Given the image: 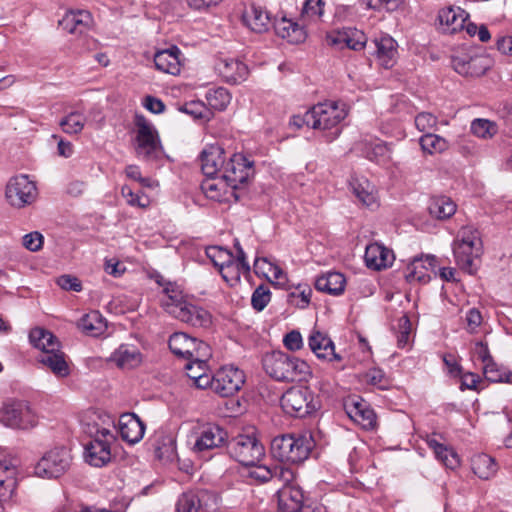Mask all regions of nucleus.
<instances>
[{
    "label": "nucleus",
    "mask_w": 512,
    "mask_h": 512,
    "mask_svg": "<svg viewBox=\"0 0 512 512\" xmlns=\"http://www.w3.org/2000/svg\"><path fill=\"white\" fill-rule=\"evenodd\" d=\"M265 372L277 381H303L311 375L308 363L282 351H273L263 358Z\"/></svg>",
    "instance_id": "obj_2"
},
{
    "label": "nucleus",
    "mask_w": 512,
    "mask_h": 512,
    "mask_svg": "<svg viewBox=\"0 0 512 512\" xmlns=\"http://www.w3.org/2000/svg\"><path fill=\"white\" fill-rule=\"evenodd\" d=\"M312 290L309 286L298 285L296 290L289 293V300L301 309L306 308L311 301Z\"/></svg>",
    "instance_id": "obj_58"
},
{
    "label": "nucleus",
    "mask_w": 512,
    "mask_h": 512,
    "mask_svg": "<svg viewBox=\"0 0 512 512\" xmlns=\"http://www.w3.org/2000/svg\"><path fill=\"white\" fill-rule=\"evenodd\" d=\"M428 211L432 217L445 220L454 215L456 204L447 196H434L429 200Z\"/></svg>",
    "instance_id": "obj_38"
},
{
    "label": "nucleus",
    "mask_w": 512,
    "mask_h": 512,
    "mask_svg": "<svg viewBox=\"0 0 512 512\" xmlns=\"http://www.w3.org/2000/svg\"><path fill=\"white\" fill-rule=\"evenodd\" d=\"M211 497L206 490L188 491L180 495L176 503L177 512H200L205 501Z\"/></svg>",
    "instance_id": "obj_31"
},
{
    "label": "nucleus",
    "mask_w": 512,
    "mask_h": 512,
    "mask_svg": "<svg viewBox=\"0 0 512 512\" xmlns=\"http://www.w3.org/2000/svg\"><path fill=\"white\" fill-rule=\"evenodd\" d=\"M312 449V439L307 436L282 435L271 442V453L281 462L298 464L305 461Z\"/></svg>",
    "instance_id": "obj_3"
},
{
    "label": "nucleus",
    "mask_w": 512,
    "mask_h": 512,
    "mask_svg": "<svg viewBox=\"0 0 512 512\" xmlns=\"http://www.w3.org/2000/svg\"><path fill=\"white\" fill-rule=\"evenodd\" d=\"M471 132L479 138H491L497 133V125L487 119H475L471 123Z\"/></svg>",
    "instance_id": "obj_52"
},
{
    "label": "nucleus",
    "mask_w": 512,
    "mask_h": 512,
    "mask_svg": "<svg viewBox=\"0 0 512 512\" xmlns=\"http://www.w3.org/2000/svg\"><path fill=\"white\" fill-rule=\"evenodd\" d=\"M366 8L388 12L396 11L402 4L403 0H362Z\"/></svg>",
    "instance_id": "obj_59"
},
{
    "label": "nucleus",
    "mask_w": 512,
    "mask_h": 512,
    "mask_svg": "<svg viewBox=\"0 0 512 512\" xmlns=\"http://www.w3.org/2000/svg\"><path fill=\"white\" fill-rule=\"evenodd\" d=\"M220 75L228 83L237 84L246 80L249 70L245 63L238 59H223L218 64Z\"/></svg>",
    "instance_id": "obj_30"
},
{
    "label": "nucleus",
    "mask_w": 512,
    "mask_h": 512,
    "mask_svg": "<svg viewBox=\"0 0 512 512\" xmlns=\"http://www.w3.org/2000/svg\"><path fill=\"white\" fill-rule=\"evenodd\" d=\"M281 407L291 416L304 417L315 410L313 394L308 387H291L282 395Z\"/></svg>",
    "instance_id": "obj_12"
},
{
    "label": "nucleus",
    "mask_w": 512,
    "mask_h": 512,
    "mask_svg": "<svg viewBox=\"0 0 512 512\" xmlns=\"http://www.w3.org/2000/svg\"><path fill=\"white\" fill-rule=\"evenodd\" d=\"M201 169L207 177L222 178L226 167L225 152L217 144L208 145L201 153Z\"/></svg>",
    "instance_id": "obj_17"
},
{
    "label": "nucleus",
    "mask_w": 512,
    "mask_h": 512,
    "mask_svg": "<svg viewBox=\"0 0 512 512\" xmlns=\"http://www.w3.org/2000/svg\"><path fill=\"white\" fill-rule=\"evenodd\" d=\"M304 492L299 486H283L278 491V512H309L304 506Z\"/></svg>",
    "instance_id": "obj_22"
},
{
    "label": "nucleus",
    "mask_w": 512,
    "mask_h": 512,
    "mask_svg": "<svg viewBox=\"0 0 512 512\" xmlns=\"http://www.w3.org/2000/svg\"><path fill=\"white\" fill-rule=\"evenodd\" d=\"M136 146L137 157L153 160L160 154L161 145L157 131L143 116L136 118Z\"/></svg>",
    "instance_id": "obj_8"
},
{
    "label": "nucleus",
    "mask_w": 512,
    "mask_h": 512,
    "mask_svg": "<svg viewBox=\"0 0 512 512\" xmlns=\"http://www.w3.org/2000/svg\"><path fill=\"white\" fill-rule=\"evenodd\" d=\"M347 415L364 429H373L376 415L369 405L361 398H349L344 404Z\"/></svg>",
    "instance_id": "obj_21"
},
{
    "label": "nucleus",
    "mask_w": 512,
    "mask_h": 512,
    "mask_svg": "<svg viewBox=\"0 0 512 512\" xmlns=\"http://www.w3.org/2000/svg\"><path fill=\"white\" fill-rule=\"evenodd\" d=\"M483 374L490 382L509 381V373L507 370L503 366L497 364L494 359L488 360V362L483 365Z\"/></svg>",
    "instance_id": "obj_51"
},
{
    "label": "nucleus",
    "mask_w": 512,
    "mask_h": 512,
    "mask_svg": "<svg viewBox=\"0 0 512 512\" xmlns=\"http://www.w3.org/2000/svg\"><path fill=\"white\" fill-rule=\"evenodd\" d=\"M181 51L178 47L173 46L166 50L158 51L154 55V63L159 71L171 75H178L181 71Z\"/></svg>",
    "instance_id": "obj_27"
},
{
    "label": "nucleus",
    "mask_w": 512,
    "mask_h": 512,
    "mask_svg": "<svg viewBox=\"0 0 512 512\" xmlns=\"http://www.w3.org/2000/svg\"><path fill=\"white\" fill-rule=\"evenodd\" d=\"M72 456L64 447L48 451L36 464L35 474L42 478H58L70 467Z\"/></svg>",
    "instance_id": "obj_9"
},
{
    "label": "nucleus",
    "mask_w": 512,
    "mask_h": 512,
    "mask_svg": "<svg viewBox=\"0 0 512 512\" xmlns=\"http://www.w3.org/2000/svg\"><path fill=\"white\" fill-rule=\"evenodd\" d=\"M0 423L11 429L26 430L36 426L37 418L26 401L9 399L0 408Z\"/></svg>",
    "instance_id": "obj_4"
},
{
    "label": "nucleus",
    "mask_w": 512,
    "mask_h": 512,
    "mask_svg": "<svg viewBox=\"0 0 512 512\" xmlns=\"http://www.w3.org/2000/svg\"><path fill=\"white\" fill-rule=\"evenodd\" d=\"M92 22L89 11L70 10L59 21V25L70 34H83L90 29Z\"/></svg>",
    "instance_id": "obj_25"
},
{
    "label": "nucleus",
    "mask_w": 512,
    "mask_h": 512,
    "mask_svg": "<svg viewBox=\"0 0 512 512\" xmlns=\"http://www.w3.org/2000/svg\"><path fill=\"white\" fill-rule=\"evenodd\" d=\"M189 362L185 365L186 373L193 385L197 388L205 389L209 386L211 375L207 373V361L203 359V363L199 360L188 359Z\"/></svg>",
    "instance_id": "obj_36"
},
{
    "label": "nucleus",
    "mask_w": 512,
    "mask_h": 512,
    "mask_svg": "<svg viewBox=\"0 0 512 512\" xmlns=\"http://www.w3.org/2000/svg\"><path fill=\"white\" fill-rule=\"evenodd\" d=\"M178 109L196 120L209 121L212 115L207 106L199 100L186 102L179 106Z\"/></svg>",
    "instance_id": "obj_48"
},
{
    "label": "nucleus",
    "mask_w": 512,
    "mask_h": 512,
    "mask_svg": "<svg viewBox=\"0 0 512 512\" xmlns=\"http://www.w3.org/2000/svg\"><path fill=\"white\" fill-rule=\"evenodd\" d=\"M110 359L121 369H133L142 363L143 357L136 346L122 344L112 353Z\"/></svg>",
    "instance_id": "obj_29"
},
{
    "label": "nucleus",
    "mask_w": 512,
    "mask_h": 512,
    "mask_svg": "<svg viewBox=\"0 0 512 512\" xmlns=\"http://www.w3.org/2000/svg\"><path fill=\"white\" fill-rule=\"evenodd\" d=\"M244 383L243 371L234 366H224L210 377L208 387L221 397H230L237 393Z\"/></svg>",
    "instance_id": "obj_13"
},
{
    "label": "nucleus",
    "mask_w": 512,
    "mask_h": 512,
    "mask_svg": "<svg viewBox=\"0 0 512 512\" xmlns=\"http://www.w3.org/2000/svg\"><path fill=\"white\" fill-rule=\"evenodd\" d=\"M43 236L41 233L34 231L23 236V246L31 252L38 251L43 245Z\"/></svg>",
    "instance_id": "obj_62"
},
{
    "label": "nucleus",
    "mask_w": 512,
    "mask_h": 512,
    "mask_svg": "<svg viewBox=\"0 0 512 512\" xmlns=\"http://www.w3.org/2000/svg\"><path fill=\"white\" fill-rule=\"evenodd\" d=\"M324 5L323 0H305L300 21L305 25L319 21L324 13Z\"/></svg>",
    "instance_id": "obj_45"
},
{
    "label": "nucleus",
    "mask_w": 512,
    "mask_h": 512,
    "mask_svg": "<svg viewBox=\"0 0 512 512\" xmlns=\"http://www.w3.org/2000/svg\"><path fill=\"white\" fill-rule=\"evenodd\" d=\"M438 19L441 25H445L451 33L460 30L464 26L465 17L463 11L457 12L455 9L448 7L439 11Z\"/></svg>",
    "instance_id": "obj_42"
},
{
    "label": "nucleus",
    "mask_w": 512,
    "mask_h": 512,
    "mask_svg": "<svg viewBox=\"0 0 512 512\" xmlns=\"http://www.w3.org/2000/svg\"><path fill=\"white\" fill-rule=\"evenodd\" d=\"M455 71L464 76L479 77L491 66V60L486 55H462L452 58Z\"/></svg>",
    "instance_id": "obj_18"
},
{
    "label": "nucleus",
    "mask_w": 512,
    "mask_h": 512,
    "mask_svg": "<svg viewBox=\"0 0 512 512\" xmlns=\"http://www.w3.org/2000/svg\"><path fill=\"white\" fill-rule=\"evenodd\" d=\"M436 458L447 468L455 469L460 465L458 454L450 447L445 446L441 454L435 455Z\"/></svg>",
    "instance_id": "obj_61"
},
{
    "label": "nucleus",
    "mask_w": 512,
    "mask_h": 512,
    "mask_svg": "<svg viewBox=\"0 0 512 512\" xmlns=\"http://www.w3.org/2000/svg\"><path fill=\"white\" fill-rule=\"evenodd\" d=\"M395 258H363L365 266L373 271H381L393 265Z\"/></svg>",
    "instance_id": "obj_64"
},
{
    "label": "nucleus",
    "mask_w": 512,
    "mask_h": 512,
    "mask_svg": "<svg viewBox=\"0 0 512 512\" xmlns=\"http://www.w3.org/2000/svg\"><path fill=\"white\" fill-rule=\"evenodd\" d=\"M271 295L272 294L268 286H258L252 293L251 306L258 312L264 310L271 301Z\"/></svg>",
    "instance_id": "obj_56"
},
{
    "label": "nucleus",
    "mask_w": 512,
    "mask_h": 512,
    "mask_svg": "<svg viewBox=\"0 0 512 512\" xmlns=\"http://www.w3.org/2000/svg\"><path fill=\"white\" fill-rule=\"evenodd\" d=\"M376 55L380 64L384 68H391L396 62L397 43L389 35H384L375 39Z\"/></svg>",
    "instance_id": "obj_32"
},
{
    "label": "nucleus",
    "mask_w": 512,
    "mask_h": 512,
    "mask_svg": "<svg viewBox=\"0 0 512 512\" xmlns=\"http://www.w3.org/2000/svg\"><path fill=\"white\" fill-rule=\"evenodd\" d=\"M284 346L290 351H298L303 347V339L300 332L293 330L287 333L283 339Z\"/></svg>",
    "instance_id": "obj_63"
},
{
    "label": "nucleus",
    "mask_w": 512,
    "mask_h": 512,
    "mask_svg": "<svg viewBox=\"0 0 512 512\" xmlns=\"http://www.w3.org/2000/svg\"><path fill=\"white\" fill-rule=\"evenodd\" d=\"M454 256H481L483 254V243L480 233L471 226L462 227L453 245Z\"/></svg>",
    "instance_id": "obj_16"
},
{
    "label": "nucleus",
    "mask_w": 512,
    "mask_h": 512,
    "mask_svg": "<svg viewBox=\"0 0 512 512\" xmlns=\"http://www.w3.org/2000/svg\"><path fill=\"white\" fill-rule=\"evenodd\" d=\"M229 454L240 464L253 465L265 455L263 445L255 436L238 435L229 444Z\"/></svg>",
    "instance_id": "obj_11"
},
{
    "label": "nucleus",
    "mask_w": 512,
    "mask_h": 512,
    "mask_svg": "<svg viewBox=\"0 0 512 512\" xmlns=\"http://www.w3.org/2000/svg\"><path fill=\"white\" fill-rule=\"evenodd\" d=\"M226 182L219 177H208L201 183V190L211 200L222 201V191Z\"/></svg>",
    "instance_id": "obj_49"
},
{
    "label": "nucleus",
    "mask_w": 512,
    "mask_h": 512,
    "mask_svg": "<svg viewBox=\"0 0 512 512\" xmlns=\"http://www.w3.org/2000/svg\"><path fill=\"white\" fill-rule=\"evenodd\" d=\"M272 258H255L254 267L255 269H261L263 275L271 282H282L285 280L283 270L274 262Z\"/></svg>",
    "instance_id": "obj_46"
},
{
    "label": "nucleus",
    "mask_w": 512,
    "mask_h": 512,
    "mask_svg": "<svg viewBox=\"0 0 512 512\" xmlns=\"http://www.w3.org/2000/svg\"><path fill=\"white\" fill-rule=\"evenodd\" d=\"M39 362L47 366L56 376L66 377L69 375V366L65 359V354L58 350L43 353L39 356Z\"/></svg>",
    "instance_id": "obj_39"
},
{
    "label": "nucleus",
    "mask_w": 512,
    "mask_h": 512,
    "mask_svg": "<svg viewBox=\"0 0 512 512\" xmlns=\"http://www.w3.org/2000/svg\"><path fill=\"white\" fill-rule=\"evenodd\" d=\"M414 122L416 128L424 135L437 129L438 119L430 112H420L415 116Z\"/></svg>",
    "instance_id": "obj_53"
},
{
    "label": "nucleus",
    "mask_w": 512,
    "mask_h": 512,
    "mask_svg": "<svg viewBox=\"0 0 512 512\" xmlns=\"http://www.w3.org/2000/svg\"><path fill=\"white\" fill-rule=\"evenodd\" d=\"M305 24H300L293 19L282 17L275 20L274 30L275 33L283 38L287 39L288 42L298 44L302 43L306 39V31L304 28Z\"/></svg>",
    "instance_id": "obj_26"
},
{
    "label": "nucleus",
    "mask_w": 512,
    "mask_h": 512,
    "mask_svg": "<svg viewBox=\"0 0 512 512\" xmlns=\"http://www.w3.org/2000/svg\"><path fill=\"white\" fill-rule=\"evenodd\" d=\"M358 379L361 383L376 387L380 390H386L391 385V382L384 371L376 367L358 374Z\"/></svg>",
    "instance_id": "obj_43"
},
{
    "label": "nucleus",
    "mask_w": 512,
    "mask_h": 512,
    "mask_svg": "<svg viewBox=\"0 0 512 512\" xmlns=\"http://www.w3.org/2000/svg\"><path fill=\"white\" fill-rule=\"evenodd\" d=\"M148 277L156 282V284L162 287V292L165 298L162 299V306L169 313V309L172 306H180L186 301L181 285L176 282L165 279L158 271H151L148 273Z\"/></svg>",
    "instance_id": "obj_20"
},
{
    "label": "nucleus",
    "mask_w": 512,
    "mask_h": 512,
    "mask_svg": "<svg viewBox=\"0 0 512 512\" xmlns=\"http://www.w3.org/2000/svg\"><path fill=\"white\" fill-rule=\"evenodd\" d=\"M345 40V48L354 51L362 50L367 43L366 35L362 31L355 28L345 29Z\"/></svg>",
    "instance_id": "obj_54"
},
{
    "label": "nucleus",
    "mask_w": 512,
    "mask_h": 512,
    "mask_svg": "<svg viewBox=\"0 0 512 512\" xmlns=\"http://www.w3.org/2000/svg\"><path fill=\"white\" fill-rule=\"evenodd\" d=\"M194 436L195 441L192 451L201 456L224 447L228 441V432L215 423H206L199 426Z\"/></svg>",
    "instance_id": "obj_7"
},
{
    "label": "nucleus",
    "mask_w": 512,
    "mask_h": 512,
    "mask_svg": "<svg viewBox=\"0 0 512 512\" xmlns=\"http://www.w3.org/2000/svg\"><path fill=\"white\" fill-rule=\"evenodd\" d=\"M248 468L246 477L250 478L251 480H254L257 483H265L267 481L272 480L273 468L265 466V465H246Z\"/></svg>",
    "instance_id": "obj_57"
},
{
    "label": "nucleus",
    "mask_w": 512,
    "mask_h": 512,
    "mask_svg": "<svg viewBox=\"0 0 512 512\" xmlns=\"http://www.w3.org/2000/svg\"><path fill=\"white\" fill-rule=\"evenodd\" d=\"M272 480L283 483V486H293L291 483L295 478V472L291 468H287L281 465L274 466Z\"/></svg>",
    "instance_id": "obj_60"
},
{
    "label": "nucleus",
    "mask_w": 512,
    "mask_h": 512,
    "mask_svg": "<svg viewBox=\"0 0 512 512\" xmlns=\"http://www.w3.org/2000/svg\"><path fill=\"white\" fill-rule=\"evenodd\" d=\"M243 23L253 32L263 33L270 27V17L262 7L251 4L242 14Z\"/></svg>",
    "instance_id": "obj_28"
},
{
    "label": "nucleus",
    "mask_w": 512,
    "mask_h": 512,
    "mask_svg": "<svg viewBox=\"0 0 512 512\" xmlns=\"http://www.w3.org/2000/svg\"><path fill=\"white\" fill-rule=\"evenodd\" d=\"M169 348L176 356L199 360V363H203V359H209L211 356V349L207 343L182 332L170 336Z\"/></svg>",
    "instance_id": "obj_6"
},
{
    "label": "nucleus",
    "mask_w": 512,
    "mask_h": 512,
    "mask_svg": "<svg viewBox=\"0 0 512 512\" xmlns=\"http://www.w3.org/2000/svg\"><path fill=\"white\" fill-rule=\"evenodd\" d=\"M346 279L339 272H328L315 281V288L320 292H325L333 296L343 294L345 290Z\"/></svg>",
    "instance_id": "obj_33"
},
{
    "label": "nucleus",
    "mask_w": 512,
    "mask_h": 512,
    "mask_svg": "<svg viewBox=\"0 0 512 512\" xmlns=\"http://www.w3.org/2000/svg\"><path fill=\"white\" fill-rule=\"evenodd\" d=\"M118 431L124 441L136 444L144 436L145 424L134 413H124L119 417Z\"/></svg>",
    "instance_id": "obj_24"
},
{
    "label": "nucleus",
    "mask_w": 512,
    "mask_h": 512,
    "mask_svg": "<svg viewBox=\"0 0 512 512\" xmlns=\"http://www.w3.org/2000/svg\"><path fill=\"white\" fill-rule=\"evenodd\" d=\"M419 143L422 150L431 155L442 153L449 148V142L435 133L422 135L419 139Z\"/></svg>",
    "instance_id": "obj_44"
},
{
    "label": "nucleus",
    "mask_w": 512,
    "mask_h": 512,
    "mask_svg": "<svg viewBox=\"0 0 512 512\" xmlns=\"http://www.w3.org/2000/svg\"><path fill=\"white\" fill-rule=\"evenodd\" d=\"M397 345L399 348H405L411 340L412 325L407 315H402L397 321Z\"/></svg>",
    "instance_id": "obj_55"
},
{
    "label": "nucleus",
    "mask_w": 512,
    "mask_h": 512,
    "mask_svg": "<svg viewBox=\"0 0 512 512\" xmlns=\"http://www.w3.org/2000/svg\"><path fill=\"white\" fill-rule=\"evenodd\" d=\"M308 346L318 359L333 363L335 369L341 371L346 368L342 363L343 357L335 352V345L326 333L312 330L308 337Z\"/></svg>",
    "instance_id": "obj_15"
},
{
    "label": "nucleus",
    "mask_w": 512,
    "mask_h": 512,
    "mask_svg": "<svg viewBox=\"0 0 512 512\" xmlns=\"http://www.w3.org/2000/svg\"><path fill=\"white\" fill-rule=\"evenodd\" d=\"M351 189L357 199L365 206L372 207L377 203L375 186L365 178H355L350 182Z\"/></svg>",
    "instance_id": "obj_37"
},
{
    "label": "nucleus",
    "mask_w": 512,
    "mask_h": 512,
    "mask_svg": "<svg viewBox=\"0 0 512 512\" xmlns=\"http://www.w3.org/2000/svg\"><path fill=\"white\" fill-rule=\"evenodd\" d=\"M254 162L241 153L233 154L224 167L222 179L232 189L245 184L254 175Z\"/></svg>",
    "instance_id": "obj_14"
},
{
    "label": "nucleus",
    "mask_w": 512,
    "mask_h": 512,
    "mask_svg": "<svg viewBox=\"0 0 512 512\" xmlns=\"http://www.w3.org/2000/svg\"><path fill=\"white\" fill-rule=\"evenodd\" d=\"M18 461L16 458L0 457V486L5 489L13 490L15 488V475L17 472Z\"/></svg>",
    "instance_id": "obj_41"
},
{
    "label": "nucleus",
    "mask_w": 512,
    "mask_h": 512,
    "mask_svg": "<svg viewBox=\"0 0 512 512\" xmlns=\"http://www.w3.org/2000/svg\"><path fill=\"white\" fill-rule=\"evenodd\" d=\"M169 314L195 327H207L211 323V316L208 311L187 301L180 306H172L169 309Z\"/></svg>",
    "instance_id": "obj_19"
},
{
    "label": "nucleus",
    "mask_w": 512,
    "mask_h": 512,
    "mask_svg": "<svg viewBox=\"0 0 512 512\" xmlns=\"http://www.w3.org/2000/svg\"><path fill=\"white\" fill-rule=\"evenodd\" d=\"M472 470L480 479L488 480L493 477L498 469L495 460L487 454H477L471 459Z\"/></svg>",
    "instance_id": "obj_40"
},
{
    "label": "nucleus",
    "mask_w": 512,
    "mask_h": 512,
    "mask_svg": "<svg viewBox=\"0 0 512 512\" xmlns=\"http://www.w3.org/2000/svg\"><path fill=\"white\" fill-rule=\"evenodd\" d=\"M212 264L217 268L223 280L230 286L240 281L241 275L250 271V265L246 258H227L224 262H218L215 258H210Z\"/></svg>",
    "instance_id": "obj_23"
},
{
    "label": "nucleus",
    "mask_w": 512,
    "mask_h": 512,
    "mask_svg": "<svg viewBox=\"0 0 512 512\" xmlns=\"http://www.w3.org/2000/svg\"><path fill=\"white\" fill-rule=\"evenodd\" d=\"M348 115L347 105L341 101H325L306 111V125L324 132L327 142L341 133L340 124Z\"/></svg>",
    "instance_id": "obj_1"
},
{
    "label": "nucleus",
    "mask_w": 512,
    "mask_h": 512,
    "mask_svg": "<svg viewBox=\"0 0 512 512\" xmlns=\"http://www.w3.org/2000/svg\"><path fill=\"white\" fill-rule=\"evenodd\" d=\"M78 328L85 334L98 337L107 329V322L99 311H91L78 321Z\"/></svg>",
    "instance_id": "obj_35"
},
{
    "label": "nucleus",
    "mask_w": 512,
    "mask_h": 512,
    "mask_svg": "<svg viewBox=\"0 0 512 512\" xmlns=\"http://www.w3.org/2000/svg\"><path fill=\"white\" fill-rule=\"evenodd\" d=\"M206 100L208 105L218 111H223L227 108L231 101V95L229 91L224 87H218L210 89L206 94Z\"/></svg>",
    "instance_id": "obj_47"
},
{
    "label": "nucleus",
    "mask_w": 512,
    "mask_h": 512,
    "mask_svg": "<svg viewBox=\"0 0 512 512\" xmlns=\"http://www.w3.org/2000/svg\"><path fill=\"white\" fill-rule=\"evenodd\" d=\"M85 122L86 118L83 114L71 112L60 121L59 125L67 134H78L83 130Z\"/></svg>",
    "instance_id": "obj_50"
},
{
    "label": "nucleus",
    "mask_w": 512,
    "mask_h": 512,
    "mask_svg": "<svg viewBox=\"0 0 512 512\" xmlns=\"http://www.w3.org/2000/svg\"><path fill=\"white\" fill-rule=\"evenodd\" d=\"M30 343L43 353H50L60 348V342L50 331L36 327L29 333Z\"/></svg>",
    "instance_id": "obj_34"
},
{
    "label": "nucleus",
    "mask_w": 512,
    "mask_h": 512,
    "mask_svg": "<svg viewBox=\"0 0 512 512\" xmlns=\"http://www.w3.org/2000/svg\"><path fill=\"white\" fill-rule=\"evenodd\" d=\"M5 197L11 206L23 208L36 200L37 188L27 175H17L7 182Z\"/></svg>",
    "instance_id": "obj_10"
},
{
    "label": "nucleus",
    "mask_w": 512,
    "mask_h": 512,
    "mask_svg": "<svg viewBox=\"0 0 512 512\" xmlns=\"http://www.w3.org/2000/svg\"><path fill=\"white\" fill-rule=\"evenodd\" d=\"M90 431L91 441L85 446L86 461L95 467H102L111 460L110 445L115 436L107 427H93Z\"/></svg>",
    "instance_id": "obj_5"
}]
</instances>
